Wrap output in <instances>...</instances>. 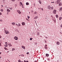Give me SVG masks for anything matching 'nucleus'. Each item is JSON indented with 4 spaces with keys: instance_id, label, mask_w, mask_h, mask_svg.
<instances>
[{
    "instance_id": "61",
    "label": "nucleus",
    "mask_w": 62,
    "mask_h": 62,
    "mask_svg": "<svg viewBox=\"0 0 62 62\" xmlns=\"http://www.w3.org/2000/svg\"><path fill=\"white\" fill-rule=\"evenodd\" d=\"M53 3V2H51V3Z\"/></svg>"
},
{
    "instance_id": "28",
    "label": "nucleus",
    "mask_w": 62,
    "mask_h": 62,
    "mask_svg": "<svg viewBox=\"0 0 62 62\" xmlns=\"http://www.w3.org/2000/svg\"><path fill=\"white\" fill-rule=\"evenodd\" d=\"M34 14H37V12H35L34 13Z\"/></svg>"
},
{
    "instance_id": "14",
    "label": "nucleus",
    "mask_w": 62,
    "mask_h": 62,
    "mask_svg": "<svg viewBox=\"0 0 62 62\" xmlns=\"http://www.w3.org/2000/svg\"><path fill=\"white\" fill-rule=\"evenodd\" d=\"M8 45L9 46H12V45H11V44H9Z\"/></svg>"
},
{
    "instance_id": "35",
    "label": "nucleus",
    "mask_w": 62,
    "mask_h": 62,
    "mask_svg": "<svg viewBox=\"0 0 62 62\" xmlns=\"http://www.w3.org/2000/svg\"><path fill=\"white\" fill-rule=\"evenodd\" d=\"M29 54V52H27V54Z\"/></svg>"
},
{
    "instance_id": "21",
    "label": "nucleus",
    "mask_w": 62,
    "mask_h": 62,
    "mask_svg": "<svg viewBox=\"0 0 62 62\" xmlns=\"http://www.w3.org/2000/svg\"><path fill=\"white\" fill-rule=\"evenodd\" d=\"M38 18V17L36 16L34 18V19H36Z\"/></svg>"
},
{
    "instance_id": "23",
    "label": "nucleus",
    "mask_w": 62,
    "mask_h": 62,
    "mask_svg": "<svg viewBox=\"0 0 62 62\" xmlns=\"http://www.w3.org/2000/svg\"><path fill=\"white\" fill-rule=\"evenodd\" d=\"M6 47H8V44H6L5 46Z\"/></svg>"
},
{
    "instance_id": "45",
    "label": "nucleus",
    "mask_w": 62,
    "mask_h": 62,
    "mask_svg": "<svg viewBox=\"0 0 62 62\" xmlns=\"http://www.w3.org/2000/svg\"><path fill=\"white\" fill-rule=\"evenodd\" d=\"M45 38L46 39H48V37H45Z\"/></svg>"
},
{
    "instance_id": "12",
    "label": "nucleus",
    "mask_w": 62,
    "mask_h": 62,
    "mask_svg": "<svg viewBox=\"0 0 62 62\" xmlns=\"http://www.w3.org/2000/svg\"><path fill=\"white\" fill-rule=\"evenodd\" d=\"M61 5H62V3H61V2L59 4V6H61Z\"/></svg>"
},
{
    "instance_id": "54",
    "label": "nucleus",
    "mask_w": 62,
    "mask_h": 62,
    "mask_svg": "<svg viewBox=\"0 0 62 62\" xmlns=\"http://www.w3.org/2000/svg\"><path fill=\"white\" fill-rule=\"evenodd\" d=\"M0 45H1V44L0 43Z\"/></svg>"
},
{
    "instance_id": "46",
    "label": "nucleus",
    "mask_w": 62,
    "mask_h": 62,
    "mask_svg": "<svg viewBox=\"0 0 62 62\" xmlns=\"http://www.w3.org/2000/svg\"><path fill=\"white\" fill-rule=\"evenodd\" d=\"M24 62H26V61H25V60H24Z\"/></svg>"
},
{
    "instance_id": "56",
    "label": "nucleus",
    "mask_w": 62,
    "mask_h": 62,
    "mask_svg": "<svg viewBox=\"0 0 62 62\" xmlns=\"http://www.w3.org/2000/svg\"><path fill=\"white\" fill-rule=\"evenodd\" d=\"M60 32L61 33V34H62V33L61 32Z\"/></svg>"
},
{
    "instance_id": "57",
    "label": "nucleus",
    "mask_w": 62,
    "mask_h": 62,
    "mask_svg": "<svg viewBox=\"0 0 62 62\" xmlns=\"http://www.w3.org/2000/svg\"><path fill=\"white\" fill-rule=\"evenodd\" d=\"M34 62H37V61H35Z\"/></svg>"
},
{
    "instance_id": "51",
    "label": "nucleus",
    "mask_w": 62,
    "mask_h": 62,
    "mask_svg": "<svg viewBox=\"0 0 62 62\" xmlns=\"http://www.w3.org/2000/svg\"><path fill=\"white\" fill-rule=\"evenodd\" d=\"M26 62H28V61H26Z\"/></svg>"
},
{
    "instance_id": "59",
    "label": "nucleus",
    "mask_w": 62,
    "mask_h": 62,
    "mask_svg": "<svg viewBox=\"0 0 62 62\" xmlns=\"http://www.w3.org/2000/svg\"><path fill=\"white\" fill-rule=\"evenodd\" d=\"M46 46H47V45H46Z\"/></svg>"
},
{
    "instance_id": "32",
    "label": "nucleus",
    "mask_w": 62,
    "mask_h": 62,
    "mask_svg": "<svg viewBox=\"0 0 62 62\" xmlns=\"http://www.w3.org/2000/svg\"><path fill=\"white\" fill-rule=\"evenodd\" d=\"M10 9H11V10H12V7H11L10 8Z\"/></svg>"
},
{
    "instance_id": "8",
    "label": "nucleus",
    "mask_w": 62,
    "mask_h": 62,
    "mask_svg": "<svg viewBox=\"0 0 62 62\" xmlns=\"http://www.w3.org/2000/svg\"><path fill=\"white\" fill-rule=\"evenodd\" d=\"M21 47L23 49H25V46H21Z\"/></svg>"
},
{
    "instance_id": "60",
    "label": "nucleus",
    "mask_w": 62,
    "mask_h": 62,
    "mask_svg": "<svg viewBox=\"0 0 62 62\" xmlns=\"http://www.w3.org/2000/svg\"><path fill=\"white\" fill-rule=\"evenodd\" d=\"M21 62H23V61H22Z\"/></svg>"
},
{
    "instance_id": "43",
    "label": "nucleus",
    "mask_w": 62,
    "mask_h": 62,
    "mask_svg": "<svg viewBox=\"0 0 62 62\" xmlns=\"http://www.w3.org/2000/svg\"><path fill=\"white\" fill-rule=\"evenodd\" d=\"M45 42H46H46H47V41H46V40H45Z\"/></svg>"
},
{
    "instance_id": "64",
    "label": "nucleus",
    "mask_w": 62,
    "mask_h": 62,
    "mask_svg": "<svg viewBox=\"0 0 62 62\" xmlns=\"http://www.w3.org/2000/svg\"><path fill=\"white\" fill-rule=\"evenodd\" d=\"M38 9H39V8Z\"/></svg>"
},
{
    "instance_id": "33",
    "label": "nucleus",
    "mask_w": 62,
    "mask_h": 62,
    "mask_svg": "<svg viewBox=\"0 0 62 62\" xmlns=\"http://www.w3.org/2000/svg\"><path fill=\"white\" fill-rule=\"evenodd\" d=\"M45 49H47V47H46V46H45Z\"/></svg>"
},
{
    "instance_id": "19",
    "label": "nucleus",
    "mask_w": 62,
    "mask_h": 62,
    "mask_svg": "<svg viewBox=\"0 0 62 62\" xmlns=\"http://www.w3.org/2000/svg\"><path fill=\"white\" fill-rule=\"evenodd\" d=\"M62 19V18L61 17H59V19L60 20H61Z\"/></svg>"
},
{
    "instance_id": "42",
    "label": "nucleus",
    "mask_w": 62,
    "mask_h": 62,
    "mask_svg": "<svg viewBox=\"0 0 62 62\" xmlns=\"http://www.w3.org/2000/svg\"><path fill=\"white\" fill-rule=\"evenodd\" d=\"M15 0H12V1H13V2H14L15 1Z\"/></svg>"
},
{
    "instance_id": "13",
    "label": "nucleus",
    "mask_w": 62,
    "mask_h": 62,
    "mask_svg": "<svg viewBox=\"0 0 62 62\" xmlns=\"http://www.w3.org/2000/svg\"><path fill=\"white\" fill-rule=\"evenodd\" d=\"M7 11L8 12H10V10L8 9H7Z\"/></svg>"
},
{
    "instance_id": "2",
    "label": "nucleus",
    "mask_w": 62,
    "mask_h": 62,
    "mask_svg": "<svg viewBox=\"0 0 62 62\" xmlns=\"http://www.w3.org/2000/svg\"><path fill=\"white\" fill-rule=\"evenodd\" d=\"M53 13L54 14H56V10L55 9L54 10Z\"/></svg>"
},
{
    "instance_id": "27",
    "label": "nucleus",
    "mask_w": 62,
    "mask_h": 62,
    "mask_svg": "<svg viewBox=\"0 0 62 62\" xmlns=\"http://www.w3.org/2000/svg\"><path fill=\"white\" fill-rule=\"evenodd\" d=\"M56 16V18H58V15H57Z\"/></svg>"
},
{
    "instance_id": "58",
    "label": "nucleus",
    "mask_w": 62,
    "mask_h": 62,
    "mask_svg": "<svg viewBox=\"0 0 62 62\" xmlns=\"http://www.w3.org/2000/svg\"><path fill=\"white\" fill-rule=\"evenodd\" d=\"M2 6V7H3V5H2V6Z\"/></svg>"
},
{
    "instance_id": "38",
    "label": "nucleus",
    "mask_w": 62,
    "mask_h": 62,
    "mask_svg": "<svg viewBox=\"0 0 62 62\" xmlns=\"http://www.w3.org/2000/svg\"><path fill=\"white\" fill-rule=\"evenodd\" d=\"M47 60H50V58H48Z\"/></svg>"
},
{
    "instance_id": "48",
    "label": "nucleus",
    "mask_w": 62,
    "mask_h": 62,
    "mask_svg": "<svg viewBox=\"0 0 62 62\" xmlns=\"http://www.w3.org/2000/svg\"><path fill=\"white\" fill-rule=\"evenodd\" d=\"M51 17H53V16H51Z\"/></svg>"
},
{
    "instance_id": "16",
    "label": "nucleus",
    "mask_w": 62,
    "mask_h": 62,
    "mask_svg": "<svg viewBox=\"0 0 62 62\" xmlns=\"http://www.w3.org/2000/svg\"><path fill=\"white\" fill-rule=\"evenodd\" d=\"M12 25H15V23H12Z\"/></svg>"
},
{
    "instance_id": "7",
    "label": "nucleus",
    "mask_w": 62,
    "mask_h": 62,
    "mask_svg": "<svg viewBox=\"0 0 62 62\" xmlns=\"http://www.w3.org/2000/svg\"><path fill=\"white\" fill-rule=\"evenodd\" d=\"M53 18V21H54V23H56V19H55V18Z\"/></svg>"
},
{
    "instance_id": "53",
    "label": "nucleus",
    "mask_w": 62,
    "mask_h": 62,
    "mask_svg": "<svg viewBox=\"0 0 62 62\" xmlns=\"http://www.w3.org/2000/svg\"><path fill=\"white\" fill-rule=\"evenodd\" d=\"M1 54V52L0 53V54Z\"/></svg>"
},
{
    "instance_id": "52",
    "label": "nucleus",
    "mask_w": 62,
    "mask_h": 62,
    "mask_svg": "<svg viewBox=\"0 0 62 62\" xmlns=\"http://www.w3.org/2000/svg\"><path fill=\"white\" fill-rule=\"evenodd\" d=\"M8 13H7V14H8Z\"/></svg>"
},
{
    "instance_id": "3",
    "label": "nucleus",
    "mask_w": 62,
    "mask_h": 62,
    "mask_svg": "<svg viewBox=\"0 0 62 62\" xmlns=\"http://www.w3.org/2000/svg\"><path fill=\"white\" fill-rule=\"evenodd\" d=\"M61 1V0H57L56 2L57 4H58Z\"/></svg>"
},
{
    "instance_id": "49",
    "label": "nucleus",
    "mask_w": 62,
    "mask_h": 62,
    "mask_svg": "<svg viewBox=\"0 0 62 62\" xmlns=\"http://www.w3.org/2000/svg\"><path fill=\"white\" fill-rule=\"evenodd\" d=\"M5 44H7V42H6Z\"/></svg>"
},
{
    "instance_id": "18",
    "label": "nucleus",
    "mask_w": 62,
    "mask_h": 62,
    "mask_svg": "<svg viewBox=\"0 0 62 62\" xmlns=\"http://www.w3.org/2000/svg\"><path fill=\"white\" fill-rule=\"evenodd\" d=\"M18 26H21V24L19 23L18 24Z\"/></svg>"
},
{
    "instance_id": "22",
    "label": "nucleus",
    "mask_w": 62,
    "mask_h": 62,
    "mask_svg": "<svg viewBox=\"0 0 62 62\" xmlns=\"http://www.w3.org/2000/svg\"><path fill=\"white\" fill-rule=\"evenodd\" d=\"M16 26H17V27H19V26H18V24L17 23L16 24Z\"/></svg>"
},
{
    "instance_id": "9",
    "label": "nucleus",
    "mask_w": 62,
    "mask_h": 62,
    "mask_svg": "<svg viewBox=\"0 0 62 62\" xmlns=\"http://www.w3.org/2000/svg\"><path fill=\"white\" fill-rule=\"evenodd\" d=\"M15 40H18V37H15L14 38Z\"/></svg>"
},
{
    "instance_id": "62",
    "label": "nucleus",
    "mask_w": 62,
    "mask_h": 62,
    "mask_svg": "<svg viewBox=\"0 0 62 62\" xmlns=\"http://www.w3.org/2000/svg\"><path fill=\"white\" fill-rule=\"evenodd\" d=\"M39 9H41V8H40Z\"/></svg>"
},
{
    "instance_id": "25",
    "label": "nucleus",
    "mask_w": 62,
    "mask_h": 62,
    "mask_svg": "<svg viewBox=\"0 0 62 62\" xmlns=\"http://www.w3.org/2000/svg\"><path fill=\"white\" fill-rule=\"evenodd\" d=\"M15 50V49L14 48H13L12 49V51H14Z\"/></svg>"
},
{
    "instance_id": "24",
    "label": "nucleus",
    "mask_w": 62,
    "mask_h": 62,
    "mask_svg": "<svg viewBox=\"0 0 62 62\" xmlns=\"http://www.w3.org/2000/svg\"><path fill=\"white\" fill-rule=\"evenodd\" d=\"M26 5H29V3L28 2H27L26 3Z\"/></svg>"
},
{
    "instance_id": "26",
    "label": "nucleus",
    "mask_w": 62,
    "mask_h": 62,
    "mask_svg": "<svg viewBox=\"0 0 62 62\" xmlns=\"http://www.w3.org/2000/svg\"><path fill=\"white\" fill-rule=\"evenodd\" d=\"M60 10H61L62 11V8L61 7L60 8Z\"/></svg>"
},
{
    "instance_id": "1",
    "label": "nucleus",
    "mask_w": 62,
    "mask_h": 62,
    "mask_svg": "<svg viewBox=\"0 0 62 62\" xmlns=\"http://www.w3.org/2000/svg\"><path fill=\"white\" fill-rule=\"evenodd\" d=\"M47 9H48L49 10H53L54 9V7H51V6L49 5L47 7Z\"/></svg>"
},
{
    "instance_id": "15",
    "label": "nucleus",
    "mask_w": 62,
    "mask_h": 62,
    "mask_svg": "<svg viewBox=\"0 0 62 62\" xmlns=\"http://www.w3.org/2000/svg\"><path fill=\"white\" fill-rule=\"evenodd\" d=\"M46 56H47V57L49 56V55L48 54H46Z\"/></svg>"
},
{
    "instance_id": "31",
    "label": "nucleus",
    "mask_w": 62,
    "mask_h": 62,
    "mask_svg": "<svg viewBox=\"0 0 62 62\" xmlns=\"http://www.w3.org/2000/svg\"><path fill=\"white\" fill-rule=\"evenodd\" d=\"M32 39H33L32 38H31L30 39V40H31Z\"/></svg>"
},
{
    "instance_id": "55",
    "label": "nucleus",
    "mask_w": 62,
    "mask_h": 62,
    "mask_svg": "<svg viewBox=\"0 0 62 62\" xmlns=\"http://www.w3.org/2000/svg\"><path fill=\"white\" fill-rule=\"evenodd\" d=\"M0 46H2L1 45H0Z\"/></svg>"
},
{
    "instance_id": "17",
    "label": "nucleus",
    "mask_w": 62,
    "mask_h": 62,
    "mask_svg": "<svg viewBox=\"0 0 62 62\" xmlns=\"http://www.w3.org/2000/svg\"><path fill=\"white\" fill-rule=\"evenodd\" d=\"M0 11H2V12H3V11H4V10L3 9H0Z\"/></svg>"
},
{
    "instance_id": "36",
    "label": "nucleus",
    "mask_w": 62,
    "mask_h": 62,
    "mask_svg": "<svg viewBox=\"0 0 62 62\" xmlns=\"http://www.w3.org/2000/svg\"><path fill=\"white\" fill-rule=\"evenodd\" d=\"M18 62H21V60H18Z\"/></svg>"
},
{
    "instance_id": "50",
    "label": "nucleus",
    "mask_w": 62,
    "mask_h": 62,
    "mask_svg": "<svg viewBox=\"0 0 62 62\" xmlns=\"http://www.w3.org/2000/svg\"><path fill=\"white\" fill-rule=\"evenodd\" d=\"M23 5H22V8H23Z\"/></svg>"
},
{
    "instance_id": "30",
    "label": "nucleus",
    "mask_w": 62,
    "mask_h": 62,
    "mask_svg": "<svg viewBox=\"0 0 62 62\" xmlns=\"http://www.w3.org/2000/svg\"><path fill=\"white\" fill-rule=\"evenodd\" d=\"M39 32H38V33H37V35H38V36H39Z\"/></svg>"
},
{
    "instance_id": "39",
    "label": "nucleus",
    "mask_w": 62,
    "mask_h": 62,
    "mask_svg": "<svg viewBox=\"0 0 62 62\" xmlns=\"http://www.w3.org/2000/svg\"><path fill=\"white\" fill-rule=\"evenodd\" d=\"M2 15V13L0 12V15Z\"/></svg>"
},
{
    "instance_id": "63",
    "label": "nucleus",
    "mask_w": 62,
    "mask_h": 62,
    "mask_svg": "<svg viewBox=\"0 0 62 62\" xmlns=\"http://www.w3.org/2000/svg\"><path fill=\"white\" fill-rule=\"evenodd\" d=\"M53 3H54V2H53Z\"/></svg>"
},
{
    "instance_id": "40",
    "label": "nucleus",
    "mask_w": 62,
    "mask_h": 62,
    "mask_svg": "<svg viewBox=\"0 0 62 62\" xmlns=\"http://www.w3.org/2000/svg\"><path fill=\"white\" fill-rule=\"evenodd\" d=\"M41 10H43V8H41Z\"/></svg>"
},
{
    "instance_id": "20",
    "label": "nucleus",
    "mask_w": 62,
    "mask_h": 62,
    "mask_svg": "<svg viewBox=\"0 0 62 62\" xmlns=\"http://www.w3.org/2000/svg\"><path fill=\"white\" fill-rule=\"evenodd\" d=\"M4 49L5 50H8V48H6L5 47H4Z\"/></svg>"
},
{
    "instance_id": "34",
    "label": "nucleus",
    "mask_w": 62,
    "mask_h": 62,
    "mask_svg": "<svg viewBox=\"0 0 62 62\" xmlns=\"http://www.w3.org/2000/svg\"><path fill=\"white\" fill-rule=\"evenodd\" d=\"M27 18H28V19H29V18H30V17L29 16H27Z\"/></svg>"
},
{
    "instance_id": "44",
    "label": "nucleus",
    "mask_w": 62,
    "mask_h": 62,
    "mask_svg": "<svg viewBox=\"0 0 62 62\" xmlns=\"http://www.w3.org/2000/svg\"><path fill=\"white\" fill-rule=\"evenodd\" d=\"M2 38V36H1V35H0V38Z\"/></svg>"
},
{
    "instance_id": "29",
    "label": "nucleus",
    "mask_w": 62,
    "mask_h": 62,
    "mask_svg": "<svg viewBox=\"0 0 62 62\" xmlns=\"http://www.w3.org/2000/svg\"><path fill=\"white\" fill-rule=\"evenodd\" d=\"M20 4L22 6H23V3H22V2H20Z\"/></svg>"
},
{
    "instance_id": "4",
    "label": "nucleus",
    "mask_w": 62,
    "mask_h": 62,
    "mask_svg": "<svg viewBox=\"0 0 62 62\" xmlns=\"http://www.w3.org/2000/svg\"><path fill=\"white\" fill-rule=\"evenodd\" d=\"M17 12L19 14H21V13H22L21 12H20V10H17Z\"/></svg>"
},
{
    "instance_id": "10",
    "label": "nucleus",
    "mask_w": 62,
    "mask_h": 62,
    "mask_svg": "<svg viewBox=\"0 0 62 62\" xmlns=\"http://www.w3.org/2000/svg\"><path fill=\"white\" fill-rule=\"evenodd\" d=\"M56 44L57 45H59V44H60V43L59 42H57Z\"/></svg>"
},
{
    "instance_id": "41",
    "label": "nucleus",
    "mask_w": 62,
    "mask_h": 62,
    "mask_svg": "<svg viewBox=\"0 0 62 62\" xmlns=\"http://www.w3.org/2000/svg\"><path fill=\"white\" fill-rule=\"evenodd\" d=\"M3 20H0V22H1Z\"/></svg>"
},
{
    "instance_id": "47",
    "label": "nucleus",
    "mask_w": 62,
    "mask_h": 62,
    "mask_svg": "<svg viewBox=\"0 0 62 62\" xmlns=\"http://www.w3.org/2000/svg\"><path fill=\"white\" fill-rule=\"evenodd\" d=\"M9 52V51H8L7 52V53H8V52Z\"/></svg>"
},
{
    "instance_id": "11",
    "label": "nucleus",
    "mask_w": 62,
    "mask_h": 62,
    "mask_svg": "<svg viewBox=\"0 0 62 62\" xmlns=\"http://www.w3.org/2000/svg\"><path fill=\"white\" fill-rule=\"evenodd\" d=\"M39 4H41V1H40V0H39Z\"/></svg>"
},
{
    "instance_id": "6",
    "label": "nucleus",
    "mask_w": 62,
    "mask_h": 62,
    "mask_svg": "<svg viewBox=\"0 0 62 62\" xmlns=\"http://www.w3.org/2000/svg\"><path fill=\"white\" fill-rule=\"evenodd\" d=\"M25 24V23L24 22H23L22 23V25H24Z\"/></svg>"
},
{
    "instance_id": "37",
    "label": "nucleus",
    "mask_w": 62,
    "mask_h": 62,
    "mask_svg": "<svg viewBox=\"0 0 62 62\" xmlns=\"http://www.w3.org/2000/svg\"><path fill=\"white\" fill-rule=\"evenodd\" d=\"M35 44H36V45H37V42L35 43Z\"/></svg>"
},
{
    "instance_id": "5",
    "label": "nucleus",
    "mask_w": 62,
    "mask_h": 62,
    "mask_svg": "<svg viewBox=\"0 0 62 62\" xmlns=\"http://www.w3.org/2000/svg\"><path fill=\"white\" fill-rule=\"evenodd\" d=\"M5 33L6 34H8V33H9V32L8 31H5Z\"/></svg>"
}]
</instances>
